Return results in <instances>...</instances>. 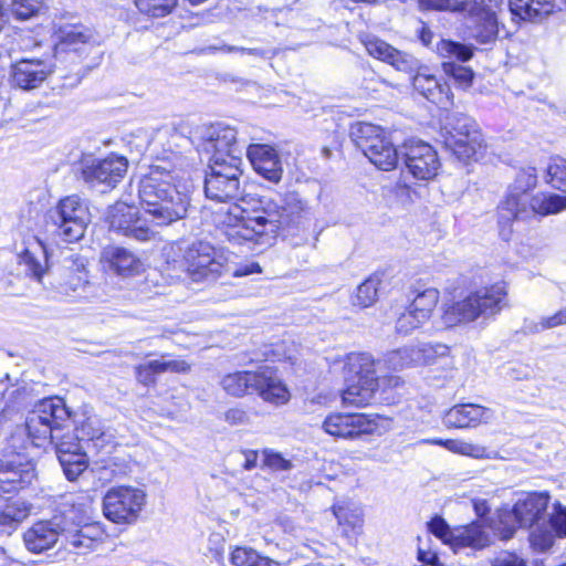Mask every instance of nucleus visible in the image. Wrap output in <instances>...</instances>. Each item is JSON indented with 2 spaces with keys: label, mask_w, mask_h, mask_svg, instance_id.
I'll return each instance as SVG.
<instances>
[{
  "label": "nucleus",
  "mask_w": 566,
  "mask_h": 566,
  "mask_svg": "<svg viewBox=\"0 0 566 566\" xmlns=\"http://www.w3.org/2000/svg\"><path fill=\"white\" fill-rule=\"evenodd\" d=\"M555 534L551 525H539L537 523L536 527L531 532L530 541L534 548L544 552L552 547Z\"/></svg>",
  "instance_id": "864d4df0"
},
{
  "label": "nucleus",
  "mask_w": 566,
  "mask_h": 566,
  "mask_svg": "<svg viewBox=\"0 0 566 566\" xmlns=\"http://www.w3.org/2000/svg\"><path fill=\"white\" fill-rule=\"evenodd\" d=\"M417 365H434L439 360L443 361L444 366L452 367L453 363L450 357V348L441 343H419L415 345Z\"/></svg>",
  "instance_id": "4c0bfd02"
},
{
  "label": "nucleus",
  "mask_w": 566,
  "mask_h": 566,
  "mask_svg": "<svg viewBox=\"0 0 566 566\" xmlns=\"http://www.w3.org/2000/svg\"><path fill=\"white\" fill-rule=\"evenodd\" d=\"M254 381V371H235L226 375L221 379V386L227 394L234 397H243L249 390H252Z\"/></svg>",
  "instance_id": "a19ab883"
},
{
  "label": "nucleus",
  "mask_w": 566,
  "mask_h": 566,
  "mask_svg": "<svg viewBox=\"0 0 566 566\" xmlns=\"http://www.w3.org/2000/svg\"><path fill=\"white\" fill-rule=\"evenodd\" d=\"M493 418V411L486 407L474 403H462L449 409L443 423L448 428L465 429L486 423Z\"/></svg>",
  "instance_id": "a878e982"
},
{
  "label": "nucleus",
  "mask_w": 566,
  "mask_h": 566,
  "mask_svg": "<svg viewBox=\"0 0 566 566\" xmlns=\"http://www.w3.org/2000/svg\"><path fill=\"white\" fill-rule=\"evenodd\" d=\"M350 137L356 147L378 169L389 171L397 166L398 151L380 126L364 122L356 123L350 128Z\"/></svg>",
  "instance_id": "6e6552de"
},
{
  "label": "nucleus",
  "mask_w": 566,
  "mask_h": 566,
  "mask_svg": "<svg viewBox=\"0 0 566 566\" xmlns=\"http://www.w3.org/2000/svg\"><path fill=\"white\" fill-rule=\"evenodd\" d=\"M442 70L462 88H469L473 83L474 72L468 66L452 61H444L442 63Z\"/></svg>",
  "instance_id": "de8ad7c7"
},
{
  "label": "nucleus",
  "mask_w": 566,
  "mask_h": 566,
  "mask_svg": "<svg viewBox=\"0 0 566 566\" xmlns=\"http://www.w3.org/2000/svg\"><path fill=\"white\" fill-rule=\"evenodd\" d=\"M491 535L479 522L455 528L453 551L461 548L483 549L491 544Z\"/></svg>",
  "instance_id": "7c9ffc66"
},
{
  "label": "nucleus",
  "mask_w": 566,
  "mask_h": 566,
  "mask_svg": "<svg viewBox=\"0 0 566 566\" xmlns=\"http://www.w3.org/2000/svg\"><path fill=\"white\" fill-rule=\"evenodd\" d=\"M511 13L523 20L537 22L553 13L555 0H509Z\"/></svg>",
  "instance_id": "c85d7f7f"
},
{
  "label": "nucleus",
  "mask_w": 566,
  "mask_h": 566,
  "mask_svg": "<svg viewBox=\"0 0 566 566\" xmlns=\"http://www.w3.org/2000/svg\"><path fill=\"white\" fill-rule=\"evenodd\" d=\"M421 10L459 11L467 17L469 36L480 44L494 43L499 34L497 18L476 0H419Z\"/></svg>",
  "instance_id": "423d86ee"
},
{
  "label": "nucleus",
  "mask_w": 566,
  "mask_h": 566,
  "mask_svg": "<svg viewBox=\"0 0 566 566\" xmlns=\"http://www.w3.org/2000/svg\"><path fill=\"white\" fill-rule=\"evenodd\" d=\"M161 275L157 271H150L147 273L145 281L139 285V290L143 293L150 292V286H154L156 290L154 291V294H160V291L158 290L160 287Z\"/></svg>",
  "instance_id": "338daca9"
},
{
  "label": "nucleus",
  "mask_w": 566,
  "mask_h": 566,
  "mask_svg": "<svg viewBox=\"0 0 566 566\" xmlns=\"http://www.w3.org/2000/svg\"><path fill=\"white\" fill-rule=\"evenodd\" d=\"M245 154L255 172L270 182L281 181L283 166L275 148L265 144H251L247 147Z\"/></svg>",
  "instance_id": "412c9836"
},
{
  "label": "nucleus",
  "mask_w": 566,
  "mask_h": 566,
  "mask_svg": "<svg viewBox=\"0 0 566 566\" xmlns=\"http://www.w3.org/2000/svg\"><path fill=\"white\" fill-rule=\"evenodd\" d=\"M31 506L21 500L8 503L0 512V534L10 535L30 515Z\"/></svg>",
  "instance_id": "e433bc0d"
},
{
  "label": "nucleus",
  "mask_w": 566,
  "mask_h": 566,
  "mask_svg": "<svg viewBox=\"0 0 566 566\" xmlns=\"http://www.w3.org/2000/svg\"><path fill=\"white\" fill-rule=\"evenodd\" d=\"M460 160L479 159L485 150V140L481 132L463 135L459 145H446Z\"/></svg>",
  "instance_id": "c9c22d12"
},
{
  "label": "nucleus",
  "mask_w": 566,
  "mask_h": 566,
  "mask_svg": "<svg viewBox=\"0 0 566 566\" xmlns=\"http://www.w3.org/2000/svg\"><path fill=\"white\" fill-rule=\"evenodd\" d=\"M63 472L67 480L75 481L87 468L86 454H75L72 459L60 461Z\"/></svg>",
  "instance_id": "4d7b16f0"
},
{
  "label": "nucleus",
  "mask_w": 566,
  "mask_h": 566,
  "mask_svg": "<svg viewBox=\"0 0 566 566\" xmlns=\"http://www.w3.org/2000/svg\"><path fill=\"white\" fill-rule=\"evenodd\" d=\"M87 284V271L84 264L73 261L61 271L56 289L63 295L77 296L85 291Z\"/></svg>",
  "instance_id": "c756f323"
},
{
  "label": "nucleus",
  "mask_w": 566,
  "mask_h": 566,
  "mask_svg": "<svg viewBox=\"0 0 566 566\" xmlns=\"http://www.w3.org/2000/svg\"><path fill=\"white\" fill-rule=\"evenodd\" d=\"M20 265L25 268V273L42 282L48 270L46 251L40 241L34 242L20 254Z\"/></svg>",
  "instance_id": "72a5a7b5"
},
{
  "label": "nucleus",
  "mask_w": 566,
  "mask_h": 566,
  "mask_svg": "<svg viewBox=\"0 0 566 566\" xmlns=\"http://www.w3.org/2000/svg\"><path fill=\"white\" fill-rule=\"evenodd\" d=\"M549 525L558 536H566V507L560 504L555 506V513L549 521Z\"/></svg>",
  "instance_id": "e2e57ef3"
},
{
  "label": "nucleus",
  "mask_w": 566,
  "mask_h": 566,
  "mask_svg": "<svg viewBox=\"0 0 566 566\" xmlns=\"http://www.w3.org/2000/svg\"><path fill=\"white\" fill-rule=\"evenodd\" d=\"M401 155L407 170L415 179L430 180L437 176L440 160L431 145L412 139L403 144Z\"/></svg>",
  "instance_id": "dca6fc26"
},
{
  "label": "nucleus",
  "mask_w": 566,
  "mask_h": 566,
  "mask_svg": "<svg viewBox=\"0 0 566 566\" xmlns=\"http://www.w3.org/2000/svg\"><path fill=\"white\" fill-rule=\"evenodd\" d=\"M147 494L135 486H115L103 499V512L107 520L117 524L136 522L146 505Z\"/></svg>",
  "instance_id": "9b49d317"
},
{
  "label": "nucleus",
  "mask_w": 566,
  "mask_h": 566,
  "mask_svg": "<svg viewBox=\"0 0 566 566\" xmlns=\"http://www.w3.org/2000/svg\"><path fill=\"white\" fill-rule=\"evenodd\" d=\"M224 421L230 426H242L249 423L250 417L244 409L235 407L224 412Z\"/></svg>",
  "instance_id": "0e129e2a"
},
{
  "label": "nucleus",
  "mask_w": 566,
  "mask_h": 566,
  "mask_svg": "<svg viewBox=\"0 0 566 566\" xmlns=\"http://www.w3.org/2000/svg\"><path fill=\"white\" fill-rule=\"evenodd\" d=\"M506 305V287L503 282L470 293L461 301L444 305L441 321L446 327L468 324L478 318L488 319Z\"/></svg>",
  "instance_id": "20e7f679"
},
{
  "label": "nucleus",
  "mask_w": 566,
  "mask_h": 566,
  "mask_svg": "<svg viewBox=\"0 0 566 566\" xmlns=\"http://www.w3.org/2000/svg\"><path fill=\"white\" fill-rule=\"evenodd\" d=\"M252 390L264 401L275 406L285 405L291 398L286 385L276 370L269 366L261 367L254 371Z\"/></svg>",
  "instance_id": "4be33fe9"
},
{
  "label": "nucleus",
  "mask_w": 566,
  "mask_h": 566,
  "mask_svg": "<svg viewBox=\"0 0 566 566\" xmlns=\"http://www.w3.org/2000/svg\"><path fill=\"white\" fill-rule=\"evenodd\" d=\"M312 219L308 201L297 191H286L279 198L242 197L222 212L220 223L229 242L271 245L280 232L295 234L307 229Z\"/></svg>",
  "instance_id": "f257e3e1"
},
{
  "label": "nucleus",
  "mask_w": 566,
  "mask_h": 566,
  "mask_svg": "<svg viewBox=\"0 0 566 566\" xmlns=\"http://www.w3.org/2000/svg\"><path fill=\"white\" fill-rule=\"evenodd\" d=\"M547 182L566 193V159L555 158L547 167Z\"/></svg>",
  "instance_id": "603ef678"
},
{
  "label": "nucleus",
  "mask_w": 566,
  "mask_h": 566,
  "mask_svg": "<svg viewBox=\"0 0 566 566\" xmlns=\"http://www.w3.org/2000/svg\"><path fill=\"white\" fill-rule=\"evenodd\" d=\"M127 166L126 158L115 155L103 159L84 158L81 161V175L92 186L105 184L115 187L125 176Z\"/></svg>",
  "instance_id": "f3484780"
},
{
  "label": "nucleus",
  "mask_w": 566,
  "mask_h": 566,
  "mask_svg": "<svg viewBox=\"0 0 566 566\" xmlns=\"http://www.w3.org/2000/svg\"><path fill=\"white\" fill-rule=\"evenodd\" d=\"M345 368L353 374L346 379L342 392L344 405L364 407L370 403L378 388L376 363L367 353H352L346 356Z\"/></svg>",
  "instance_id": "0eeeda50"
},
{
  "label": "nucleus",
  "mask_w": 566,
  "mask_h": 566,
  "mask_svg": "<svg viewBox=\"0 0 566 566\" xmlns=\"http://www.w3.org/2000/svg\"><path fill=\"white\" fill-rule=\"evenodd\" d=\"M61 532L62 526L59 521H39L24 532L23 542L29 552L40 554L52 548L57 543Z\"/></svg>",
  "instance_id": "b1692460"
},
{
  "label": "nucleus",
  "mask_w": 566,
  "mask_h": 566,
  "mask_svg": "<svg viewBox=\"0 0 566 566\" xmlns=\"http://www.w3.org/2000/svg\"><path fill=\"white\" fill-rule=\"evenodd\" d=\"M216 51H222L227 53L240 52L242 54L252 55L255 59L261 60H270L276 54V50L273 48H242V46H232V45H222L220 48L217 46H208L202 49L205 53H211Z\"/></svg>",
  "instance_id": "3c124183"
},
{
  "label": "nucleus",
  "mask_w": 566,
  "mask_h": 566,
  "mask_svg": "<svg viewBox=\"0 0 566 566\" xmlns=\"http://www.w3.org/2000/svg\"><path fill=\"white\" fill-rule=\"evenodd\" d=\"M185 264L190 279L195 282L213 281L227 271V258L210 243L198 241L185 253Z\"/></svg>",
  "instance_id": "f8f14e48"
},
{
  "label": "nucleus",
  "mask_w": 566,
  "mask_h": 566,
  "mask_svg": "<svg viewBox=\"0 0 566 566\" xmlns=\"http://www.w3.org/2000/svg\"><path fill=\"white\" fill-rule=\"evenodd\" d=\"M242 175L241 165L238 159H232V164L209 165V171L205 179V193L208 199L218 202H230L240 196V177Z\"/></svg>",
  "instance_id": "4468645a"
},
{
  "label": "nucleus",
  "mask_w": 566,
  "mask_h": 566,
  "mask_svg": "<svg viewBox=\"0 0 566 566\" xmlns=\"http://www.w3.org/2000/svg\"><path fill=\"white\" fill-rule=\"evenodd\" d=\"M363 43L369 55L391 65L399 72L410 74L418 69V60L416 57L395 49L381 39L366 36Z\"/></svg>",
  "instance_id": "5701e85b"
},
{
  "label": "nucleus",
  "mask_w": 566,
  "mask_h": 566,
  "mask_svg": "<svg viewBox=\"0 0 566 566\" xmlns=\"http://www.w3.org/2000/svg\"><path fill=\"white\" fill-rule=\"evenodd\" d=\"M95 422L94 418L88 417L86 422L81 423L80 428L77 427V430L82 432L81 438L72 432L62 433L61 431L54 433L52 441L46 443L54 444L59 461L63 460V458L72 459L75 454H85L80 440H93L99 436V429H93L92 427Z\"/></svg>",
  "instance_id": "393cba45"
},
{
  "label": "nucleus",
  "mask_w": 566,
  "mask_h": 566,
  "mask_svg": "<svg viewBox=\"0 0 566 566\" xmlns=\"http://www.w3.org/2000/svg\"><path fill=\"white\" fill-rule=\"evenodd\" d=\"M415 345L405 346L386 354L384 363L388 369L400 370L417 365Z\"/></svg>",
  "instance_id": "c03bdc74"
},
{
  "label": "nucleus",
  "mask_w": 566,
  "mask_h": 566,
  "mask_svg": "<svg viewBox=\"0 0 566 566\" xmlns=\"http://www.w3.org/2000/svg\"><path fill=\"white\" fill-rule=\"evenodd\" d=\"M146 365L155 376L167 371L187 373L190 369L185 360L171 359L170 355H163L160 359L150 360Z\"/></svg>",
  "instance_id": "09e8293b"
},
{
  "label": "nucleus",
  "mask_w": 566,
  "mask_h": 566,
  "mask_svg": "<svg viewBox=\"0 0 566 566\" xmlns=\"http://www.w3.org/2000/svg\"><path fill=\"white\" fill-rule=\"evenodd\" d=\"M566 324V307L559 310L557 313L542 317L538 322H530L525 328L531 333H541L545 329L555 328Z\"/></svg>",
  "instance_id": "5fc2aeb1"
},
{
  "label": "nucleus",
  "mask_w": 566,
  "mask_h": 566,
  "mask_svg": "<svg viewBox=\"0 0 566 566\" xmlns=\"http://www.w3.org/2000/svg\"><path fill=\"white\" fill-rule=\"evenodd\" d=\"M432 443L444 447L447 450L458 453L461 455L471 457L474 459H484L489 458V453L485 447L480 444H474L471 442H467L458 439H448V440H433Z\"/></svg>",
  "instance_id": "37998d69"
},
{
  "label": "nucleus",
  "mask_w": 566,
  "mask_h": 566,
  "mask_svg": "<svg viewBox=\"0 0 566 566\" xmlns=\"http://www.w3.org/2000/svg\"><path fill=\"white\" fill-rule=\"evenodd\" d=\"M323 430L335 438L355 440L377 432L378 417L365 413L334 412L322 423Z\"/></svg>",
  "instance_id": "2eb2a0df"
},
{
  "label": "nucleus",
  "mask_w": 566,
  "mask_h": 566,
  "mask_svg": "<svg viewBox=\"0 0 566 566\" xmlns=\"http://www.w3.org/2000/svg\"><path fill=\"white\" fill-rule=\"evenodd\" d=\"M49 218L63 241L75 242L84 235L90 222V212L85 201L80 196L72 195L61 199L49 211Z\"/></svg>",
  "instance_id": "9d476101"
},
{
  "label": "nucleus",
  "mask_w": 566,
  "mask_h": 566,
  "mask_svg": "<svg viewBox=\"0 0 566 566\" xmlns=\"http://www.w3.org/2000/svg\"><path fill=\"white\" fill-rule=\"evenodd\" d=\"M175 176L166 167H150L138 187L140 207L145 219L138 216L135 206L117 201L108 208L106 221L112 230L138 241H148L154 232L146 224L169 226L186 218L190 206L188 193L180 191L174 184Z\"/></svg>",
  "instance_id": "f03ea898"
},
{
  "label": "nucleus",
  "mask_w": 566,
  "mask_h": 566,
  "mask_svg": "<svg viewBox=\"0 0 566 566\" xmlns=\"http://www.w3.org/2000/svg\"><path fill=\"white\" fill-rule=\"evenodd\" d=\"M178 0H135L137 9L154 18H163L171 13Z\"/></svg>",
  "instance_id": "49530a36"
},
{
  "label": "nucleus",
  "mask_w": 566,
  "mask_h": 566,
  "mask_svg": "<svg viewBox=\"0 0 566 566\" xmlns=\"http://www.w3.org/2000/svg\"><path fill=\"white\" fill-rule=\"evenodd\" d=\"M230 560L234 566H281L280 562L263 556L248 546L235 547L231 553Z\"/></svg>",
  "instance_id": "58836bf2"
},
{
  "label": "nucleus",
  "mask_w": 566,
  "mask_h": 566,
  "mask_svg": "<svg viewBox=\"0 0 566 566\" xmlns=\"http://www.w3.org/2000/svg\"><path fill=\"white\" fill-rule=\"evenodd\" d=\"M492 566H527L526 560L514 552L502 551L491 562Z\"/></svg>",
  "instance_id": "680f3d73"
},
{
  "label": "nucleus",
  "mask_w": 566,
  "mask_h": 566,
  "mask_svg": "<svg viewBox=\"0 0 566 566\" xmlns=\"http://www.w3.org/2000/svg\"><path fill=\"white\" fill-rule=\"evenodd\" d=\"M75 417L76 415L69 410L62 398H44L38 401L29 412L25 429L32 443L43 447L48 441H52L55 432L63 431L71 420L78 423Z\"/></svg>",
  "instance_id": "39448f33"
},
{
  "label": "nucleus",
  "mask_w": 566,
  "mask_h": 566,
  "mask_svg": "<svg viewBox=\"0 0 566 566\" xmlns=\"http://www.w3.org/2000/svg\"><path fill=\"white\" fill-rule=\"evenodd\" d=\"M55 34L57 42L54 46L53 57L56 61L60 54L77 52L93 39V34L87 28L76 24L60 27Z\"/></svg>",
  "instance_id": "bb28decb"
},
{
  "label": "nucleus",
  "mask_w": 566,
  "mask_h": 566,
  "mask_svg": "<svg viewBox=\"0 0 566 566\" xmlns=\"http://www.w3.org/2000/svg\"><path fill=\"white\" fill-rule=\"evenodd\" d=\"M549 495L546 492L530 493L517 500L511 511L500 515L501 524H504L502 538L513 536L517 526L533 527L544 517L548 506Z\"/></svg>",
  "instance_id": "ddd939ff"
},
{
  "label": "nucleus",
  "mask_w": 566,
  "mask_h": 566,
  "mask_svg": "<svg viewBox=\"0 0 566 566\" xmlns=\"http://www.w3.org/2000/svg\"><path fill=\"white\" fill-rule=\"evenodd\" d=\"M424 323L426 322L420 321V318L417 317V315L408 308L405 313H402L398 317L397 323H396V329L398 333L409 334L413 329L423 325Z\"/></svg>",
  "instance_id": "052dcab7"
},
{
  "label": "nucleus",
  "mask_w": 566,
  "mask_h": 566,
  "mask_svg": "<svg viewBox=\"0 0 566 566\" xmlns=\"http://www.w3.org/2000/svg\"><path fill=\"white\" fill-rule=\"evenodd\" d=\"M428 528L430 533L440 538L444 544L453 547L454 537H455V528H450L447 522L440 517L436 516L428 523Z\"/></svg>",
  "instance_id": "13d9d810"
},
{
  "label": "nucleus",
  "mask_w": 566,
  "mask_h": 566,
  "mask_svg": "<svg viewBox=\"0 0 566 566\" xmlns=\"http://www.w3.org/2000/svg\"><path fill=\"white\" fill-rule=\"evenodd\" d=\"M279 11L276 10H270V9H262L261 7L250 8L244 13L245 17H251L252 19L256 21H265V22H273L277 24V22L274 20Z\"/></svg>",
  "instance_id": "69168bd1"
},
{
  "label": "nucleus",
  "mask_w": 566,
  "mask_h": 566,
  "mask_svg": "<svg viewBox=\"0 0 566 566\" xmlns=\"http://www.w3.org/2000/svg\"><path fill=\"white\" fill-rule=\"evenodd\" d=\"M418 560L421 562L423 565L440 566L437 553L431 552L429 549L426 551L421 547L418 548Z\"/></svg>",
  "instance_id": "774afa93"
},
{
  "label": "nucleus",
  "mask_w": 566,
  "mask_h": 566,
  "mask_svg": "<svg viewBox=\"0 0 566 566\" xmlns=\"http://www.w3.org/2000/svg\"><path fill=\"white\" fill-rule=\"evenodd\" d=\"M537 184V176L534 168L522 169L516 175L514 182L509 187V191L531 193Z\"/></svg>",
  "instance_id": "6e6d98bb"
},
{
  "label": "nucleus",
  "mask_w": 566,
  "mask_h": 566,
  "mask_svg": "<svg viewBox=\"0 0 566 566\" xmlns=\"http://www.w3.org/2000/svg\"><path fill=\"white\" fill-rule=\"evenodd\" d=\"M263 465L273 471H289L293 467L290 460L271 449L263 451Z\"/></svg>",
  "instance_id": "bf43d9fd"
},
{
  "label": "nucleus",
  "mask_w": 566,
  "mask_h": 566,
  "mask_svg": "<svg viewBox=\"0 0 566 566\" xmlns=\"http://www.w3.org/2000/svg\"><path fill=\"white\" fill-rule=\"evenodd\" d=\"M439 295L437 289H427L416 295L408 308L415 313L420 321L427 322L439 302Z\"/></svg>",
  "instance_id": "79ce46f5"
},
{
  "label": "nucleus",
  "mask_w": 566,
  "mask_h": 566,
  "mask_svg": "<svg viewBox=\"0 0 566 566\" xmlns=\"http://www.w3.org/2000/svg\"><path fill=\"white\" fill-rule=\"evenodd\" d=\"M379 284L380 279L378 276H369L358 285L353 297V304L361 308L371 306L377 301Z\"/></svg>",
  "instance_id": "a18cd8bd"
},
{
  "label": "nucleus",
  "mask_w": 566,
  "mask_h": 566,
  "mask_svg": "<svg viewBox=\"0 0 566 566\" xmlns=\"http://www.w3.org/2000/svg\"><path fill=\"white\" fill-rule=\"evenodd\" d=\"M53 55L45 59H22L11 67L14 86L30 91L39 87L56 70Z\"/></svg>",
  "instance_id": "6ab92c4d"
},
{
  "label": "nucleus",
  "mask_w": 566,
  "mask_h": 566,
  "mask_svg": "<svg viewBox=\"0 0 566 566\" xmlns=\"http://www.w3.org/2000/svg\"><path fill=\"white\" fill-rule=\"evenodd\" d=\"M35 479L34 463L23 455H6L0 460V494L19 492Z\"/></svg>",
  "instance_id": "a211bd4d"
},
{
  "label": "nucleus",
  "mask_w": 566,
  "mask_h": 566,
  "mask_svg": "<svg viewBox=\"0 0 566 566\" xmlns=\"http://www.w3.org/2000/svg\"><path fill=\"white\" fill-rule=\"evenodd\" d=\"M101 263L106 272L123 279L137 276L145 271L143 260L135 252L123 247L109 245L104 248L101 254Z\"/></svg>",
  "instance_id": "aec40b11"
},
{
  "label": "nucleus",
  "mask_w": 566,
  "mask_h": 566,
  "mask_svg": "<svg viewBox=\"0 0 566 566\" xmlns=\"http://www.w3.org/2000/svg\"><path fill=\"white\" fill-rule=\"evenodd\" d=\"M200 144L198 147L208 156L209 165L232 164V159H238V165H242V155L244 144L237 139V132L230 126L222 124H212L201 127L199 132Z\"/></svg>",
  "instance_id": "1a4fd4ad"
},
{
  "label": "nucleus",
  "mask_w": 566,
  "mask_h": 566,
  "mask_svg": "<svg viewBox=\"0 0 566 566\" xmlns=\"http://www.w3.org/2000/svg\"><path fill=\"white\" fill-rule=\"evenodd\" d=\"M416 71L412 78L415 90L428 101L446 106L450 102V87L446 83H441L434 75L419 71V67Z\"/></svg>",
  "instance_id": "cd10ccee"
},
{
  "label": "nucleus",
  "mask_w": 566,
  "mask_h": 566,
  "mask_svg": "<svg viewBox=\"0 0 566 566\" xmlns=\"http://www.w3.org/2000/svg\"><path fill=\"white\" fill-rule=\"evenodd\" d=\"M45 9L43 0H12L11 12L19 20H29Z\"/></svg>",
  "instance_id": "8fccbe9b"
},
{
  "label": "nucleus",
  "mask_w": 566,
  "mask_h": 566,
  "mask_svg": "<svg viewBox=\"0 0 566 566\" xmlns=\"http://www.w3.org/2000/svg\"><path fill=\"white\" fill-rule=\"evenodd\" d=\"M437 53L446 60L452 62H468L474 55V48L470 44H464L451 40H440L436 45Z\"/></svg>",
  "instance_id": "ea45409f"
},
{
  "label": "nucleus",
  "mask_w": 566,
  "mask_h": 566,
  "mask_svg": "<svg viewBox=\"0 0 566 566\" xmlns=\"http://www.w3.org/2000/svg\"><path fill=\"white\" fill-rule=\"evenodd\" d=\"M444 130L446 145H459L463 135L481 132L474 119L460 113H451L446 117Z\"/></svg>",
  "instance_id": "f704fd0d"
},
{
  "label": "nucleus",
  "mask_w": 566,
  "mask_h": 566,
  "mask_svg": "<svg viewBox=\"0 0 566 566\" xmlns=\"http://www.w3.org/2000/svg\"><path fill=\"white\" fill-rule=\"evenodd\" d=\"M333 512L343 536L353 539L361 533L364 518L359 507L348 504H336L333 506Z\"/></svg>",
  "instance_id": "2f4dec72"
},
{
  "label": "nucleus",
  "mask_w": 566,
  "mask_h": 566,
  "mask_svg": "<svg viewBox=\"0 0 566 566\" xmlns=\"http://www.w3.org/2000/svg\"><path fill=\"white\" fill-rule=\"evenodd\" d=\"M566 209V197L560 195H543L533 197L523 191H509L497 206V224L500 235L509 241L515 221H525L535 214L547 216Z\"/></svg>",
  "instance_id": "7ed1b4c3"
},
{
  "label": "nucleus",
  "mask_w": 566,
  "mask_h": 566,
  "mask_svg": "<svg viewBox=\"0 0 566 566\" xmlns=\"http://www.w3.org/2000/svg\"><path fill=\"white\" fill-rule=\"evenodd\" d=\"M99 532L93 526H84L80 530H65L62 527L61 536L64 538L65 548L73 549L76 554H85L98 545Z\"/></svg>",
  "instance_id": "473e14b6"
}]
</instances>
